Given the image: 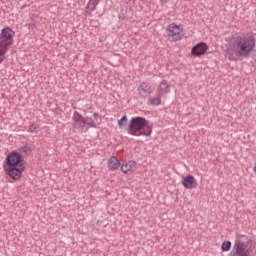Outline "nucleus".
Returning <instances> with one entry per match:
<instances>
[{"label":"nucleus","mask_w":256,"mask_h":256,"mask_svg":"<svg viewBox=\"0 0 256 256\" xmlns=\"http://www.w3.org/2000/svg\"><path fill=\"white\" fill-rule=\"evenodd\" d=\"M225 41L227 42L225 55L229 61L247 59L255 51L256 39L253 35L235 33L226 38Z\"/></svg>","instance_id":"obj_1"},{"label":"nucleus","mask_w":256,"mask_h":256,"mask_svg":"<svg viewBox=\"0 0 256 256\" xmlns=\"http://www.w3.org/2000/svg\"><path fill=\"white\" fill-rule=\"evenodd\" d=\"M3 170L14 181H19L25 171V160L21 153L13 151L3 161Z\"/></svg>","instance_id":"obj_2"},{"label":"nucleus","mask_w":256,"mask_h":256,"mask_svg":"<svg viewBox=\"0 0 256 256\" xmlns=\"http://www.w3.org/2000/svg\"><path fill=\"white\" fill-rule=\"evenodd\" d=\"M127 133L132 137H150L153 133V124L149 125V121L144 117H133L128 125Z\"/></svg>","instance_id":"obj_3"},{"label":"nucleus","mask_w":256,"mask_h":256,"mask_svg":"<svg viewBox=\"0 0 256 256\" xmlns=\"http://www.w3.org/2000/svg\"><path fill=\"white\" fill-rule=\"evenodd\" d=\"M253 251H255V246H253L251 239L246 235H239L228 256H251Z\"/></svg>","instance_id":"obj_4"},{"label":"nucleus","mask_w":256,"mask_h":256,"mask_svg":"<svg viewBox=\"0 0 256 256\" xmlns=\"http://www.w3.org/2000/svg\"><path fill=\"white\" fill-rule=\"evenodd\" d=\"M72 121L74 129H76V131H79L80 133H87L89 129H95V127H97V124L95 123V120H93V118H85L78 111L74 112L72 116Z\"/></svg>","instance_id":"obj_5"},{"label":"nucleus","mask_w":256,"mask_h":256,"mask_svg":"<svg viewBox=\"0 0 256 256\" xmlns=\"http://www.w3.org/2000/svg\"><path fill=\"white\" fill-rule=\"evenodd\" d=\"M13 45V29L6 27L1 30L0 35V64L5 61V55L9 51V46Z\"/></svg>","instance_id":"obj_6"},{"label":"nucleus","mask_w":256,"mask_h":256,"mask_svg":"<svg viewBox=\"0 0 256 256\" xmlns=\"http://www.w3.org/2000/svg\"><path fill=\"white\" fill-rule=\"evenodd\" d=\"M137 92L140 99H147L153 93V87L149 82H141L137 87Z\"/></svg>","instance_id":"obj_7"},{"label":"nucleus","mask_w":256,"mask_h":256,"mask_svg":"<svg viewBox=\"0 0 256 256\" xmlns=\"http://www.w3.org/2000/svg\"><path fill=\"white\" fill-rule=\"evenodd\" d=\"M168 37L171 41H181V39H183L181 27L175 24H170L168 26Z\"/></svg>","instance_id":"obj_8"},{"label":"nucleus","mask_w":256,"mask_h":256,"mask_svg":"<svg viewBox=\"0 0 256 256\" xmlns=\"http://www.w3.org/2000/svg\"><path fill=\"white\" fill-rule=\"evenodd\" d=\"M207 49H209V47L207 46L206 43L200 42L197 45H195L192 50H191V54L194 57H201V55H205V53L207 52Z\"/></svg>","instance_id":"obj_9"},{"label":"nucleus","mask_w":256,"mask_h":256,"mask_svg":"<svg viewBox=\"0 0 256 256\" xmlns=\"http://www.w3.org/2000/svg\"><path fill=\"white\" fill-rule=\"evenodd\" d=\"M156 93L160 95V97L171 93V85H169V82H167V80H162L156 89Z\"/></svg>","instance_id":"obj_10"},{"label":"nucleus","mask_w":256,"mask_h":256,"mask_svg":"<svg viewBox=\"0 0 256 256\" xmlns=\"http://www.w3.org/2000/svg\"><path fill=\"white\" fill-rule=\"evenodd\" d=\"M182 185L185 189H195L197 187V179L193 175H188L184 178Z\"/></svg>","instance_id":"obj_11"},{"label":"nucleus","mask_w":256,"mask_h":256,"mask_svg":"<svg viewBox=\"0 0 256 256\" xmlns=\"http://www.w3.org/2000/svg\"><path fill=\"white\" fill-rule=\"evenodd\" d=\"M108 167L115 171L116 169H119L121 167V162H119V159L116 156H111L108 160Z\"/></svg>","instance_id":"obj_12"},{"label":"nucleus","mask_w":256,"mask_h":256,"mask_svg":"<svg viewBox=\"0 0 256 256\" xmlns=\"http://www.w3.org/2000/svg\"><path fill=\"white\" fill-rule=\"evenodd\" d=\"M121 171H123L124 173H132L133 171H135V162H123V164L121 165Z\"/></svg>","instance_id":"obj_13"},{"label":"nucleus","mask_w":256,"mask_h":256,"mask_svg":"<svg viewBox=\"0 0 256 256\" xmlns=\"http://www.w3.org/2000/svg\"><path fill=\"white\" fill-rule=\"evenodd\" d=\"M161 99H163V96L157 94L155 97H149L147 104L153 107H159L161 105Z\"/></svg>","instance_id":"obj_14"},{"label":"nucleus","mask_w":256,"mask_h":256,"mask_svg":"<svg viewBox=\"0 0 256 256\" xmlns=\"http://www.w3.org/2000/svg\"><path fill=\"white\" fill-rule=\"evenodd\" d=\"M99 3H101V0H89L88 4H87V9H90L89 11H87V13H93V11H96L97 9V5H99Z\"/></svg>","instance_id":"obj_15"},{"label":"nucleus","mask_w":256,"mask_h":256,"mask_svg":"<svg viewBox=\"0 0 256 256\" xmlns=\"http://www.w3.org/2000/svg\"><path fill=\"white\" fill-rule=\"evenodd\" d=\"M28 133H31L32 135H37L39 133V125L36 123L30 124L28 127Z\"/></svg>","instance_id":"obj_16"},{"label":"nucleus","mask_w":256,"mask_h":256,"mask_svg":"<svg viewBox=\"0 0 256 256\" xmlns=\"http://www.w3.org/2000/svg\"><path fill=\"white\" fill-rule=\"evenodd\" d=\"M119 129H125L127 127V116H123L120 120H118Z\"/></svg>","instance_id":"obj_17"},{"label":"nucleus","mask_w":256,"mask_h":256,"mask_svg":"<svg viewBox=\"0 0 256 256\" xmlns=\"http://www.w3.org/2000/svg\"><path fill=\"white\" fill-rule=\"evenodd\" d=\"M222 251H231V241H224L221 245Z\"/></svg>","instance_id":"obj_18"},{"label":"nucleus","mask_w":256,"mask_h":256,"mask_svg":"<svg viewBox=\"0 0 256 256\" xmlns=\"http://www.w3.org/2000/svg\"><path fill=\"white\" fill-rule=\"evenodd\" d=\"M21 151H22V153H28V151H29V146H24V147H22V148H21Z\"/></svg>","instance_id":"obj_19"},{"label":"nucleus","mask_w":256,"mask_h":256,"mask_svg":"<svg viewBox=\"0 0 256 256\" xmlns=\"http://www.w3.org/2000/svg\"><path fill=\"white\" fill-rule=\"evenodd\" d=\"M93 117H94V119H98V118H99V114H98L97 112H95V113L93 114Z\"/></svg>","instance_id":"obj_20"}]
</instances>
